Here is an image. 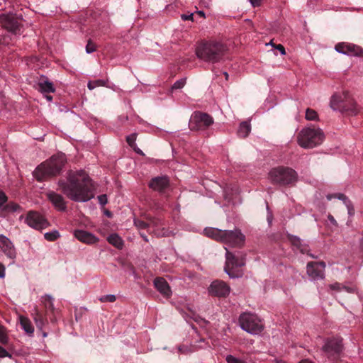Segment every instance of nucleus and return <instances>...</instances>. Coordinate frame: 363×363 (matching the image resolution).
<instances>
[{
	"label": "nucleus",
	"instance_id": "f257e3e1",
	"mask_svg": "<svg viewBox=\"0 0 363 363\" xmlns=\"http://www.w3.org/2000/svg\"><path fill=\"white\" fill-rule=\"evenodd\" d=\"M58 184L62 191L72 201L85 202L94 196L92 180L84 170L70 171L67 181L60 180Z\"/></svg>",
	"mask_w": 363,
	"mask_h": 363
},
{
	"label": "nucleus",
	"instance_id": "f03ea898",
	"mask_svg": "<svg viewBox=\"0 0 363 363\" xmlns=\"http://www.w3.org/2000/svg\"><path fill=\"white\" fill-rule=\"evenodd\" d=\"M226 46L216 40L203 41L196 49V54L200 60L216 63L222 60L226 52Z\"/></svg>",
	"mask_w": 363,
	"mask_h": 363
},
{
	"label": "nucleus",
	"instance_id": "7ed1b4c3",
	"mask_svg": "<svg viewBox=\"0 0 363 363\" xmlns=\"http://www.w3.org/2000/svg\"><path fill=\"white\" fill-rule=\"evenodd\" d=\"M66 161L65 155L57 154L40 164L33 172L34 177L39 182L60 174Z\"/></svg>",
	"mask_w": 363,
	"mask_h": 363
},
{
	"label": "nucleus",
	"instance_id": "20e7f679",
	"mask_svg": "<svg viewBox=\"0 0 363 363\" xmlns=\"http://www.w3.org/2000/svg\"><path fill=\"white\" fill-rule=\"evenodd\" d=\"M330 107L335 111L346 112L350 115H356L358 113V106L349 91L337 93L332 96Z\"/></svg>",
	"mask_w": 363,
	"mask_h": 363
},
{
	"label": "nucleus",
	"instance_id": "39448f33",
	"mask_svg": "<svg viewBox=\"0 0 363 363\" xmlns=\"http://www.w3.org/2000/svg\"><path fill=\"white\" fill-rule=\"evenodd\" d=\"M324 138V133L320 128L308 126L299 132L297 141L298 145L303 148H313L320 145Z\"/></svg>",
	"mask_w": 363,
	"mask_h": 363
},
{
	"label": "nucleus",
	"instance_id": "423d86ee",
	"mask_svg": "<svg viewBox=\"0 0 363 363\" xmlns=\"http://www.w3.org/2000/svg\"><path fill=\"white\" fill-rule=\"evenodd\" d=\"M225 265L224 270L230 278L241 277L243 272L241 267L245 264V257L240 252L233 254L225 247Z\"/></svg>",
	"mask_w": 363,
	"mask_h": 363
},
{
	"label": "nucleus",
	"instance_id": "0eeeda50",
	"mask_svg": "<svg viewBox=\"0 0 363 363\" xmlns=\"http://www.w3.org/2000/svg\"><path fill=\"white\" fill-rule=\"evenodd\" d=\"M269 177L273 184L286 186L296 182L298 174L289 167L279 166L270 170Z\"/></svg>",
	"mask_w": 363,
	"mask_h": 363
},
{
	"label": "nucleus",
	"instance_id": "6e6552de",
	"mask_svg": "<svg viewBox=\"0 0 363 363\" xmlns=\"http://www.w3.org/2000/svg\"><path fill=\"white\" fill-rule=\"evenodd\" d=\"M239 324L243 330L252 335L259 334L263 330L261 320L255 314L251 313H242L239 317Z\"/></svg>",
	"mask_w": 363,
	"mask_h": 363
},
{
	"label": "nucleus",
	"instance_id": "1a4fd4ad",
	"mask_svg": "<svg viewBox=\"0 0 363 363\" xmlns=\"http://www.w3.org/2000/svg\"><path fill=\"white\" fill-rule=\"evenodd\" d=\"M214 123L211 116L206 113L194 112L191 116L189 126L193 130H204Z\"/></svg>",
	"mask_w": 363,
	"mask_h": 363
},
{
	"label": "nucleus",
	"instance_id": "9d476101",
	"mask_svg": "<svg viewBox=\"0 0 363 363\" xmlns=\"http://www.w3.org/2000/svg\"><path fill=\"white\" fill-rule=\"evenodd\" d=\"M0 24L9 32L18 35L21 33V23L20 19L13 14H1L0 16Z\"/></svg>",
	"mask_w": 363,
	"mask_h": 363
},
{
	"label": "nucleus",
	"instance_id": "9b49d317",
	"mask_svg": "<svg viewBox=\"0 0 363 363\" xmlns=\"http://www.w3.org/2000/svg\"><path fill=\"white\" fill-rule=\"evenodd\" d=\"M223 243L231 247H241L245 241V236L241 233L240 230H223Z\"/></svg>",
	"mask_w": 363,
	"mask_h": 363
},
{
	"label": "nucleus",
	"instance_id": "f8f14e48",
	"mask_svg": "<svg viewBox=\"0 0 363 363\" xmlns=\"http://www.w3.org/2000/svg\"><path fill=\"white\" fill-rule=\"evenodd\" d=\"M342 340L339 338L327 339L323 350L328 358L336 359L342 352Z\"/></svg>",
	"mask_w": 363,
	"mask_h": 363
},
{
	"label": "nucleus",
	"instance_id": "ddd939ff",
	"mask_svg": "<svg viewBox=\"0 0 363 363\" xmlns=\"http://www.w3.org/2000/svg\"><path fill=\"white\" fill-rule=\"evenodd\" d=\"M25 223L36 230L44 229L49 225L48 221L41 214L33 211L27 213L25 218Z\"/></svg>",
	"mask_w": 363,
	"mask_h": 363
},
{
	"label": "nucleus",
	"instance_id": "4468645a",
	"mask_svg": "<svg viewBox=\"0 0 363 363\" xmlns=\"http://www.w3.org/2000/svg\"><path fill=\"white\" fill-rule=\"evenodd\" d=\"M335 50L340 53L350 56H363V50L361 47L347 43H339L335 45Z\"/></svg>",
	"mask_w": 363,
	"mask_h": 363
},
{
	"label": "nucleus",
	"instance_id": "2eb2a0df",
	"mask_svg": "<svg viewBox=\"0 0 363 363\" xmlns=\"http://www.w3.org/2000/svg\"><path fill=\"white\" fill-rule=\"evenodd\" d=\"M0 249L7 258L14 262L17 255L15 246L10 239L2 234H0Z\"/></svg>",
	"mask_w": 363,
	"mask_h": 363
},
{
	"label": "nucleus",
	"instance_id": "dca6fc26",
	"mask_svg": "<svg viewBox=\"0 0 363 363\" xmlns=\"http://www.w3.org/2000/svg\"><path fill=\"white\" fill-rule=\"evenodd\" d=\"M325 264L323 262H309L307 264V274L313 280L323 279L325 274Z\"/></svg>",
	"mask_w": 363,
	"mask_h": 363
},
{
	"label": "nucleus",
	"instance_id": "f3484780",
	"mask_svg": "<svg viewBox=\"0 0 363 363\" xmlns=\"http://www.w3.org/2000/svg\"><path fill=\"white\" fill-rule=\"evenodd\" d=\"M230 286L223 281L216 280L211 283L209 293L218 297H225L230 293Z\"/></svg>",
	"mask_w": 363,
	"mask_h": 363
},
{
	"label": "nucleus",
	"instance_id": "a211bd4d",
	"mask_svg": "<svg viewBox=\"0 0 363 363\" xmlns=\"http://www.w3.org/2000/svg\"><path fill=\"white\" fill-rule=\"evenodd\" d=\"M155 289L166 298L172 296V290L167 281L163 277H157L154 280Z\"/></svg>",
	"mask_w": 363,
	"mask_h": 363
},
{
	"label": "nucleus",
	"instance_id": "6ab92c4d",
	"mask_svg": "<svg viewBox=\"0 0 363 363\" xmlns=\"http://www.w3.org/2000/svg\"><path fill=\"white\" fill-rule=\"evenodd\" d=\"M74 235L80 242L88 245L94 244L99 240L94 235L83 230H76Z\"/></svg>",
	"mask_w": 363,
	"mask_h": 363
},
{
	"label": "nucleus",
	"instance_id": "aec40b11",
	"mask_svg": "<svg viewBox=\"0 0 363 363\" xmlns=\"http://www.w3.org/2000/svg\"><path fill=\"white\" fill-rule=\"evenodd\" d=\"M169 186V179L167 177H157L151 179L149 186L154 191L162 192Z\"/></svg>",
	"mask_w": 363,
	"mask_h": 363
},
{
	"label": "nucleus",
	"instance_id": "412c9836",
	"mask_svg": "<svg viewBox=\"0 0 363 363\" xmlns=\"http://www.w3.org/2000/svg\"><path fill=\"white\" fill-rule=\"evenodd\" d=\"M31 315L39 330H43V327L48 323L46 314L39 310L38 307H34Z\"/></svg>",
	"mask_w": 363,
	"mask_h": 363
},
{
	"label": "nucleus",
	"instance_id": "4be33fe9",
	"mask_svg": "<svg viewBox=\"0 0 363 363\" xmlns=\"http://www.w3.org/2000/svg\"><path fill=\"white\" fill-rule=\"evenodd\" d=\"M47 197L59 211H62L66 209V203L61 195L54 191H50L47 194Z\"/></svg>",
	"mask_w": 363,
	"mask_h": 363
},
{
	"label": "nucleus",
	"instance_id": "5701e85b",
	"mask_svg": "<svg viewBox=\"0 0 363 363\" xmlns=\"http://www.w3.org/2000/svg\"><path fill=\"white\" fill-rule=\"evenodd\" d=\"M333 198H337L340 200H342L347 208L348 214L350 216L354 215V209L352 206V203L345 195H344L343 194H328L327 196L328 200H331Z\"/></svg>",
	"mask_w": 363,
	"mask_h": 363
},
{
	"label": "nucleus",
	"instance_id": "b1692460",
	"mask_svg": "<svg viewBox=\"0 0 363 363\" xmlns=\"http://www.w3.org/2000/svg\"><path fill=\"white\" fill-rule=\"evenodd\" d=\"M205 235L216 241L223 242V230L216 228H206L203 230Z\"/></svg>",
	"mask_w": 363,
	"mask_h": 363
},
{
	"label": "nucleus",
	"instance_id": "393cba45",
	"mask_svg": "<svg viewBox=\"0 0 363 363\" xmlns=\"http://www.w3.org/2000/svg\"><path fill=\"white\" fill-rule=\"evenodd\" d=\"M289 240L293 246L296 247L303 254L308 252V245L303 243L302 240L297 236L291 235Z\"/></svg>",
	"mask_w": 363,
	"mask_h": 363
},
{
	"label": "nucleus",
	"instance_id": "a878e982",
	"mask_svg": "<svg viewBox=\"0 0 363 363\" xmlns=\"http://www.w3.org/2000/svg\"><path fill=\"white\" fill-rule=\"evenodd\" d=\"M20 324L22 329L28 335H33L34 333V328L31 321L26 317L20 316Z\"/></svg>",
	"mask_w": 363,
	"mask_h": 363
},
{
	"label": "nucleus",
	"instance_id": "bb28decb",
	"mask_svg": "<svg viewBox=\"0 0 363 363\" xmlns=\"http://www.w3.org/2000/svg\"><path fill=\"white\" fill-rule=\"evenodd\" d=\"M38 85L39 91L43 94H49L55 91L52 83L48 80H41Z\"/></svg>",
	"mask_w": 363,
	"mask_h": 363
},
{
	"label": "nucleus",
	"instance_id": "cd10ccee",
	"mask_svg": "<svg viewBox=\"0 0 363 363\" xmlns=\"http://www.w3.org/2000/svg\"><path fill=\"white\" fill-rule=\"evenodd\" d=\"M107 240L110 244H111L118 249H121L123 246V240L120 236H118L116 233L110 235L107 238Z\"/></svg>",
	"mask_w": 363,
	"mask_h": 363
},
{
	"label": "nucleus",
	"instance_id": "c85d7f7f",
	"mask_svg": "<svg viewBox=\"0 0 363 363\" xmlns=\"http://www.w3.org/2000/svg\"><path fill=\"white\" fill-rule=\"evenodd\" d=\"M250 124L247 121H244L240 123L239 129L238 130V134L241 138H246L250 133Z\"/></svg>",
	"mask_w": 363,
	"mask_h": 363
},
{
	"label": "nucleus",
	"instance_id": "c756f323",
	"mask_svg": "<svg viewBox=\"0 0 363 363\" xmlns=\"http://www.w3.org/2000/svg\"><path fill=\"white\" fill-rule=\"evenodd\" d=\"M41 302L44 305L46 310L50 311L54 313L55 307L53 304V298L50 295L46 294L42 296Z\"/></svg>",
	"mask_w": 363,
	"mask_h": 363
},
{
	"label": "nucleus",
	"instance_id": "7c9ffc66",
	"mask_svg": "<svg viewBox=\"0 0 363 363\" xmlns=\"http://www.w3.org/2000/svg\"><path fill=\"white\" fill-rule=\"evenodd\" d=\"M329 287L331 290H335V291H340L342 290H345L349 293H353L354 291V288L342 286L339 283H335V284H330Z\"/></svg>",
	"mask_w": 363,
	"mask_h": 363
},
{
	"label": "nucleus",
	"instance_id": "2f4dec72",
	"mask_svg": "<svg viewBox=\"0 0 363 363\" xmlns=\"http://www.w3.org/2000/svg\"><path fill=\"white\" fill-rule=\"evenodd\" d=\"M135 140H136V134L135 133L130 134V135L127 136V138H126V141H127L128 144L131 147L134 148L135 151H136L138 153L143 154L142 151L140 149L136 150L135 148Z\"/></svg>",
	"mask_w": 363,
	"mask_h": 363
},
{
	"label": "nucleus",
	"instance_id": "473e14b6",
	"mask_svg": "<svg viewBox=\"0 0 363 363\" xmlns=\"http://www.w3.org/2000/svg\"><path fill=\"white\" fill-rule=\"evenodd\" d=\"M9 342V337L6 328L0 325V343L7 345Z\"/></svg>",
	"mask_w": 363,
	"mask_h": 363
},
{
	"label": "nucleus",
	"instance_id": "72a5a7b5",
	"mask_svg": "<svg viewBox=\"0 0 363 363\" xmlns=\"http://www.w3.org/2000/svg\"><path fill=\"white\" fill-rule=\"evenodd\" d=\"M306 119L308 121H318V116L315 111L307 108L306 111Z\"/></svg>",
	"mask_w": 363,
	"mask_h": 363
},
{
	"label": "nucleus",
	"instance_id": "f704fd0d",
	"mask_svg": "<svg viewBox=\"0 0 363 363\" xmlns=\"http://www.w3.org/2000/svg\"><path fill=\"white\" fill-rule=\"evenodd\" d=\"M106 82L101 79L89 82L87 86L89 89L92 90L97 86H106Z\"/></svg>",
	"mask_w": 363,
	"mask_h": 363
},
{
	"label": "nucleus",
	"instance_id": "c9c22d12",
	"mask_svg": "<svg viewBox=\"0 0 363 363\" xmlns=\"http://www.w3.org/2000/svg\"><path fill=\"white\" fill-rule=\"evenodd\" d=\"M44 237L48 241H55L60 237V233L57 230H53L45 233Z\"/></svg>",
	"mask_w": 363,
	"mask_h": 363
},
{
	"label": "nucleus",
	"instance_id": "e433bc0d",
	"mask_svg": "<svg viewBox=\"0 0 363 363\" xmlns=\"http://www.w3.org/2000/svg\"><path fill=\"white\" fill-rule=\"evenodd\" d=\"M134 224L138 229L147 228L150 230V224L138 218L134 219Z\"/></svg>",
	"mask_w": 363,
	"mask_h": 363
},
{
	"label": "nucleus",
	"instance_id": "4c0bfd02",
	"mask_svg": "<svg viewBox=\"0 0 363 363\" xmlns=\"http://www.w3.org/2000/svg\"><path fill=\"white\" fill-rule=\"evenodd\" d=\"M225 360L227 363H247L245 360L237 358L231 354L227 355Z\"/></svg>",
	"mask_w": 363,
	"mask_h": 363
},
{
	"label": "nucleus",
	"instance_id": "58836bf2",
	"mask_svg": "<svg viewBox=\"0 0 363 363\" xmlns=\"http://www.w3.org/2000/svg\"><path fill=\"white\" fill-rule=\"evenodd\" d=\"M327 225L332 229L337 228L338 226V224H337L336 220L331 214L328 215Z\"/></svg>",
	"mask_w": 363,
	"mask_h": 363
},
{
	"label": "nucleus",
	"instance_id": "ea45409f",
	"mask_svg": "<svg viewBox=\"0 0 363 363\" xmlns=\"http://www.w3.org/2000/svg\"><path fill=\"white\" fill-rule=\"evenodd\" d=\"M101 302H114L116 300V297L115 295L108 294L101 296L99 298Z\"/></svg>",
	"mask_w": 363,
	"mask_h": 363
},
{
	"label": "nucleus",
	"instance_id": "a19ab883",
	"mask_svg": "<svg viewBox=\"0 0 363 363\" xmlns=\"http://www.w3.org/2000/svg\"><path fill=\"white\" fill-rule=\"evenodd\" d=\"M186 84V79H180L176 81L172 86V89H179L184 87Z\"/></svg>",
	"mask_w": 363,
	"mask_h": 363
},
{
	"label": "nucleus",
	"instance_id": "79ce46f5",
	"mask_svg": "<svg viewBox=\"0 0 363 363\" xmlns=\"http://www.w3.org/2000/svg\"><path fill=\"white\" fill-rule=\"evenodd\" d=\"M6 210L8 211H18L19 208H20V206L19 205H18L17 203H10L9 204H7L6 206V208H5Z\"/></svg>",
	"mask_w": 363,
	"mask_h": 363
},
{
	"label": "nucleus",
	"instance_id": "37998d69",
	"mask_svg": "<svg viewBox=\"0 0 363 363\" xmlns=\"http://www.w3.org/2000/svg\"><path fill=\"white\" fill-rule=\"evenodd\" d=\"M96 50V46L94 43H92L90 40H89L86 46V52L88 54L92 53Z\"/></svg>",
	"mask_w": 363,
	"mask_h": 363
},
{
	"label": "nucleus",
	"instance_id": "c03bdc74",
	"mask_svg": "<svg viewBox=\"0 0 363 363\" xmlns=\"http://www.w3.org/2000/svg\"><path fill=\"white\" fill-rule=\"evenodd\" d=\"M9 357L11 358L12 355L7 352L4 348L0 346V358Z\"/></svg>",
	"mask_w": 363,
	"mask_h": 363
},
{
	"label": "nucleus",
	"instance_id": "a18cd8bd",
	"mask_svg": "<svg viewBox=\"0 0 363 363\" xmlns=\"http://www.w3.org/2000/svg\"><path fill=\"white\" fill-rule=\"evenodd\" d=\"M99 202L101 205L104 206L107 203L108 199L106 194H102L98 196Z\"/></svg>",
	"mask_w": 363,
	"mask_h": 363
},
{
	"label": "nucleus",
	"instance_id": "49530a36",
	"mask_svg": "<svg viewBox=\"0 0 363 363\" xmlns=\"http://www.w3.org/2000/svg\"><path fill=\"white\" fill-rule=\"evenodd\" d=\"M7 196L4 192L0 190V208L6 202Z\"/></svg>",
	"mask_w": 363,
	"mask_h": 363
},
{
	"label": "nucleus",
	"instance_id": "de8ad7c7",
	"mask_svg": "<svg viewBox=\"0 0 363 363\" xmlns=\"http://www.w3.org/2000/svg\"><path fill=\"white\" fill-rule=\"evenodd\" d=\"M181 18L184 21H194V13H191L190 14H182L181 16Z\"/></svg>",
	"mask_w": 363,
	"mask_h": 363
},
{
	"label": "nucleus",
	"instance_id": "09e8293b",
	"mask_svg": "<svg viewBox=\"0 0 363 363\" xmlns=\"http://www.w3.org/2000/svg\"><path fill=\"white\" fill-rule=\"evenodd\" d=\"M276 48L280 52L281 55H284L286 54L285 48L281 44L276 46Z\"/></svg>",
	"mask_w": 363,
	"mask_h": 363
},
{
	"label": "nucleus",
	"instance_id": "8fccbe9b",
	"mask_svg": "<svg viewBox=\"0 0 363 363\" xmlns=\"http://www.w3.org/2000/svg\"><path fill=\"white\" fill-rule=\"evenodd\" d=\"M5 267L0 263V278H4L5 277Z\"/></svg>",
	"mask_w": 363,
	"mask_h": 363
},
{
	"label": "nucleus",
	"instance_id": "3c124183",
	"mask_svg": "<svg viewBox=\"0 0 363 363\" xmlns=\"http://www.w3.org/2000/svg\"><path fill=\"white\" fill-rule=\"evenodd\" d=\"M251 4L255 7L260 5V3L262 0H249Z\"/></svg>",
	"mask_w": 363,
	"mask_h": 363
},
{
	"label": "nucleus",
	"instance_id": "603ef678",
	"mask_svg": "<svg viewBox=\"0 0 363 363\" xmlns=\"http://www.w3.org/2000/svg\"><path fill=\"white\" fill-rule=\"evenodd\" d=\"M196 13L200 16V17H202V18H204L205 17V13L203 11H199L196 12Z\"/></svg>",
	"mask_w": 363,
	"mask_h": 363
},
{
	"label": "nucleus",
	"instance_id": "864d4df0",
	"mask_svg": "<svg viewBox=\"0 0 363 363\" xmlns=\"http://www.w3.org/2000/svg\"><path fill=\"white\" fill-rule=\"evenodd\" d=\"M140 235L141 237L143 238V240L145 241V242H148V239H147V236L144 235L143 233H140Z\"/></svg>",
	"mask_w": 363,
	"mask_h": 363
},
{
	"label": "nucleus",
	"instance_id": "5fc2aeb1",
	"mask_svg": "<svg viewBox=\"0 0 363 363\" xmlns=\"http://www.w3.org/2000/svg\"><path fill=\"white\" fill-rule=\"evenodd\" d=\"M45 98H46V99H47L48 101H52V96H50V95H48V94H46V95H45Z\"/></svg>",
	"mask_w": 363,
	"mask_h": 363
},
{
	"label": "nucleus",
	"instance_id": "6e6d98bb",
	"mask_svg": "<svg viewBox=\"0 0 363 363\" xmlns=\"http://www.w3.org/2000/svg\"><path fill=\"white\" fill-rule=\"evenodd\" d=\"M299 363H313V362L308 359H303V360L301 361Z\"/></svg>",
	"mask_w": 363,
	"mask_h": 363
},
{
	"label": "nucleus",
	"instance_id": "4d7b16f0",
	"mask_svg": "<svg viewBox=\"0 0 363 363\" xmlns=\"http://www.w3.org/2000/svg\"><path fill=\"white\" fill-rule=\"evenodd\" d=\"M223 74L225 75V79H228V74L225 72H223Z\"/></svg>",
	"mask_w": 363,
	"mask_h": 363
},
{
	"label": "nucleus",
	"instance_id": "13d9d810",
	"mask_svg": "<svg viewBox=\"0 0 363 363\" xmlns=\"http://www.w3.org/2000/svg\"><path fill=\"white\" fill-rule=\"evenodd\" d=\"M277 363H284L282 360H279L277 362Z\"/></svg>",
	"mask_w": 363,
	"mask_h": 363
},
{
	"label": "nucleus",
	"instance_id": "bf43d9fd",
	"mask_svg": "<svg viewBox=\"0 0 363 363\" xmlns=\"http://www.w3.org/2000/svg\"><path fill=\"white\" fill-rule=\"evenodd\" d=\"M43 336H44V337H46V336H47V333H43Z\"/></svg>",
	"mask_w": 363,
	"mask_h": 363
}]
</instances>
